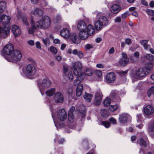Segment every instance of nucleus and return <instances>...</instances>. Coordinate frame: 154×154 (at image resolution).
I'll list each match as a JSON object with an SVG mask.
<instances>
[{
    "label": "nucleus",
    "instance_id": "obj_63",
    "mask_svg": "<svg viewBox=\"0 0 154 154\" xmlns=\"http://www.w3.org/2000/svg\"><path fill=\"white\" fill-rule=\"evenodd\" d=\"M141 3L144 5L145 6H147L148 5V3L145 0H141Z\"/></svg>",
    "mask_w": 154,
    "mask_h": 154
},
{
    "label": "nucleus",
    "instance_id": "obj_31",
    "mask_svg": "<svg viewBox=\"0 0 154 154\" xmlns=\"http://www.w3.org/2000/svg\"><path fill=\"white\" fill-rule=\"evenodd\" d=\"M55 93V90L54 88H52L48 90L45 92L46 94L48 96H53Z\"/></svg>",
    "mask_w": 154,
    "mask_h": 154
},
{
    "label": "nucleus",
    "instance_id": "obj_36",
    "mask_svg": "<svg viewBox=\"0 0 154 154\" xmlns=\"http://www.w3.org/2000/svg\"><path fill=\"white\" fill-rule=\"evenodd\" d=\"M111 103V100L110 98L106 97L103 101L104 105L105 106H107L109 105Z\"/></svg>",
    "mask_w": 154,
    "mask_h": 154
},
{
    "label": "nucleus",
    "instance_id": "obj_40",
    "mask_svg": "<svg viewBox=\"0 0 154 154\" xmlns=\"http://www.w3.org/2000/svg\"><path fill=\"white\" fill-rule=\"evenodd\" d=\"M94 46V45L93 44H87L85 45V48L86 51H89L90 49H93Z\"/></svg>",
    "mask_w": 154,
    "mask_h": 154
},
{
    "label": "nucleus",
    "instance_id": "obj_13",
    "mask_svg": "<svg viewBox=\"0 0 154 154\" xmlns=\"http://www.w3.org/2000/svg\"><path fill=\"white\" fill-rule=\"evenodd\" d=\"M52 116L54 122L55 124V126L57 128H60L61 127H63L65 126H68L69 127L73 129V124H68L67 123H65V124L63 123V122H61V123H56L55 121V119L54 117L53 113H52Z\"/></svg>",
    "mask_w": 154,
    "mask_h": 154
},
{
    "label": "nucleus",
    "instance_id": "obj_39",
    "mask_svg": "<svg viewBox=\"0 0 154 154\" xmlns=\"http://www.w3.org/2000/svg\"><path fill=\"white\" fill-rule=\"evenodd\" d=\"M146 57L148 60L151 62H154V56L150 54H147Z\"/></svg>",
    "mask_w": 154,
    "mask_h": 154
},
{
    "label": "nucleus",
    "instance_id": "obj_3",
    "mask_svg": "<svg viewBox=\"0 0 154 154\" xmlns=\"http://www.w3.org/2000/svg\"><path fill=\"white\" fill-rule=\"evenodd\" d=\"M51 23V20L48 16L44 17L41 20L36 22L35 23L33 21V24L36 29L47 28L50 26Z\"/></svg>",
    "mask_w": 154,
    "mask_h": 154
},
{
    "label": "nucleus",
    "instance_id": "obj_34",
    "mask_svg": "<svg viewBox=\"0 0 154 154\" xmlns=\"http://www.w3.org/2000/svg\"><path fill=\"white\" fill-rule=\"evenodd\" d=\"M141 44L142 45L145 49H147L149 46L147 44L148 41L146 40H142L140 41Z\"/></svg>",
    "mask_w": 154,
    "mask_h": 154
},
{
    "label": "nucleus",
    "instance_id": "obj_11",
    "mask_svg": "<svg viewBox=\"0 0 154 154\" xmlns=\"http://www.w3.org/2000/svg\"><path fill=\"white\" fill-rule=\"evenodd\" d=\"M66 112L64 109H61L58 111L57 113V118L61 122L65 120L67 118Z\"/></svg>",
    "mask_w": 154,
    "mask_h": 154
},
{
    "label": "nucleus",
    "instance_id": "obj_46",
    "mask_svg": "<svg viewBox=\"0 0 154 154\" xmlns=\"http://www.w3.org/2000/svg\"><path fill=\"white\" fill-rule=\"evenodd\" d=\"M85 75L88 76H91L92 75V71L90 69H86L85 72Z\"/></svg>",
    "mask_w": 154,
    "mask_h": 154
},
{
    "label": "nucleus",
    "instance_id": "obj_32",
    "mask_svg": "<svg viewBox=\"0 0 154 154\" xmlns=\"http://www.w3.org/2000/svg\"><path fill=\"white\" fill-rule=\"evenodd\" d=\"M6 4L4 2H0V13H2L5 10L6 8Z\"/></svg>",
    "mask_w": 154,
    "mask_h": 154
},
{
    "label": "nucleus",
    "instance_id": "obj_10",
    "mask_svg": "<svg viewBox=\"0 0 154 154\" xmlns=\"http://www.w3.org/2000/svg\"><path fill=\"white\" fill-rule=\"evenodd\" d=\"M14 50L13 45L11 44L6 45L3 49V53L9 56Z\"/></svg>",
    "mask_w": 154,
    "mask_h": 154
},
{
    "label": "nucleus",
    "instance_id": "obj_45",
    "mask_svg": "<svg viewBox=\"0 0 154 154\" xmlns=\"http://www.w3.org/2000/svg\"><path fill=\"white\" fill-rule=\"evenodd\" d=\"M146 12L149 15L154 16V11L153 10L148 9L146 10Z\"/></svg>",
    "mask_w": 154,
    "mask_h": 154
},
{
    "label": "nucleus",
    "instance_id": "obj_18",
    "mask_svg": "<svg viewBox=\"0 0 154 154\" xmlns=\"http://www.w3.org/2000/svg\"><path fill=\"white\" fill-rule=\"evenodd\" d=\"M102 94L100 92H97L95 95L94 104L96 105H99L101 102L102 100Z\"/></svg>",
    "mask_w": 154,
    "mask_h": 154
},
{
    "label": "nucleus",
    "instance_id": "obj_26",
    "mask_svg": "<svg viewBox=\"0 0 154 154\" xmlns=\"http://www.w3.org/2000/svg\"><path fill=\"white\" fill-rule=\"evenodd\" d=\"M100 114L102 117L104 118L108 117L109 115V111L104 109L101 110Z\"/></svg>",
    "mask_w": 154,
    "mask_h": 154
},
{
    "label": "nucleus",
    "instance_id": "obj_29",
    "mask_svg": "<svg viewBox=\"0 0 154 154\" xmlns=\"http://www.w3.org/2000/svg\"><path fill=\"white\" fill-rule=\"evenodd\" d=\"M33 19H32L31 20V24L32 25V26L30 27L28 30V32L29 34H32L35 31V29H36V28L35 26L33 24Z\"/></svg>",
    "mask_w": 154,
    "mask_h": 154
},
{
    "label": "nucleus",
    "instance_id": "obj_21",
    "mask_svg": "<svg viewBox=\"0 0 154 154\" xmlns=\"http://www.w3.org/2000/svg\"><path fill=\"white\" fill-rule=\"evenodd\" d=\"M31 13L32 14L37 16H42L44 14L42 10L36 8H33L31 11Z\"/></svg>",
    "mask_w": 154,
    "mask_h": 154
},
{
    "label": "nucleus",
    "instance_id": "obj_35",
    "mask_svg": "<svg viewBox=\"0 0 154 154\" xmlns=\"http://www.w3.org/2000/svg\"><path fill=\"white\" fill-rule=\"evenodd\" d=\"M154 94V86H152L148 90L147 94L149 97H150L151 96Z\"/></svg>",
    "mask_w": 154,
    "mask_h": 154
},
{
    "label": "nucleus",
    "instance_id": "obj_17",
    "mask_svg": "<svg viewBox=\"0 0 154 154\" xmlns=\"http://www.w3.org/2000/svg\"><path fill=\"white\" fill-rule=\"evenodd\" d=\"M129 115L126 113H123L119 115V122L121 123L124 124L126 123L130 118Z\"/></svg>",
    "mask_w": 154,
    "mask_h": 154
},
{
    "label": "nucleus",
    "instance_id": "obj_59",
    "mask_svg": "<svg viewBox=\"0 0 154 154\" xmlns=\"http://www.w3.org/2000/svg\"><path fill=\"white\" fill-rule=\"evenodd\" d=\"M53 42L56 44H59L60 43V41L58 38H55L54 39Z\"/></svg>",
    "mask_w": 154,
    "mask_h": 154
},
{
    "label": "nucleus",
    "instance_id": "obj_27",
    "mask_svg": "<svg viewBox=\"0 0 154 154\" xmlns=\"http://www.w3.org/2000/svg\"><path fill=\"white\" fill-rule=\"evenodd\" d=\"M79 109L80 113L82 114V116L83 117L85 116L86 109L85 106L83 105H81L80 106Z\"/></svg>",
    "mask_w": 154,
    "mask_h": 154
},
{
    "label": "nucleus",
    "instance_id": "obj_7",
    "mask_svg": "<svg viewBox=\"0 0 154 154\" xmlns=\"http://www.w3.org/2000/svg\"><path fill=\"white\" fill-rule=\"evenodd\" d=\"M36 69L32 64H29L23 69V73L26 75L32 76L36 73Z\"/></svg>",
    "mask_w": 154,
    "mask_h": 154
},
{
    "label": "nucleus",
    "instance_id": "obj_64",
    "mask_svg": "<svg viewBox=\"0 0 154 154\" xmlns=\"http://www.w3.org/2000/svg\"><path fill=\"white\" fill-rule=\"evenodd\" d=\"M35 45L36 46V47L38 48H41V46L40 43L38 42H36L35 43Z\"/></svg>",
    "mask_w": 154,
    "mask_h": 154
},
{
    "label": "nucleus",
    "instance_id": "obj_24",
    "mask_svg": "<svg viewBox=\"0 0 154 154\" xmlns=\"http://www.w3.org/2000/svg\"><path fill=\"white\" fill-rule=\"evenodd\" d=\"M137 143L142 146L146 147L149 145V142L147 140H144L142 138L140 139L137 140Z\"/></svg>",
    "mask_w": 154,
    "mask_h": 154
},
{
    "label": "nucleus",
    "instance_id": "obj_6",
    "mask_svg": "<svg viewBox=\"0 0 154 154\" xmlns=\"http://www.w3.org/2000/svg\"><path fill=\"white\" fill-rule=\"evenodd\" d=\"M22 57V54L18 50H14L8 58H6L8 61L16 63Z\"/></svg>",
    "mask_w": 154,
    "mask_h": 154
},
{
    "label": "nucleus",
    "instance_id": "obj_25",
    "mask_svg": "<svg viewBox=\"0 0 154 154\" xmlns=\"http://www.w3.org/2000/svg\"><path fill=\"white\" fill-rule=\"evenodd\" d=\"M83 86L81 84H79L77 86L76 89V95L77 97L80 96L81 94Z\"/></svg>",
    "mask_w": 154,
    "mask_h": 154
},
{
    "label": "nucleus",
    "instance_id": "obj_41",
    "mask_svg": "<svg viewBox=\"0 0 154 154\" xmlns=\"http://www.w3.org/2000/svg\"><path fill=\"white\" fill-rule=\"evenodd\" d=\"M102 124L106 128H109L111 126L110 123L108 121H103Z\"/></svg>",
    "mask_w": 154,
    "mask_h": 154
},
{
    "label": "nucleus",
    "instance_id": "obj_12",
    "mask_svg": "<svg viewBox=\"0 0 154 154\" xmlns=\"http://www.w3.org/2000/svg\"><path fill=\"white\" fill-rule=\"evenodd\" d=\"M143 112L146 115H151L154 112V108L151 105H147L144 106Z\"/></svg>",
    "mask_w": 154,
    "mask_h": 154
},
{
    "label": "nucleus",
    "instance_id": "obj_48",
    "mask_svg": "<svg viewBox=\"0 0 154 154\" xmlns=\"http://www.w3.org/2000/svg\"><path fill=\"white\" fill-rule=\"evenodd\" d=\"M109 121L114 125H115L116 124V121L114 118L112 117L109 118Z\"/></svg>",
    "mask_w": 154,
    "mask_h": 154
},
{
    "label": "nucleus",
    "instance_id": "obj_19",
    "mask_svg": "<svg viewBox=\"0 0 154 154\" xmlns=\"http://www.w3.org/2000/svg\"><path fill=\"white\" fill-rule=\"evenodd\" d=\"M54 100L56 103H62L63 100V96L60 93L58 92L55 95Z\"/></svg>",
    "mask_w": 154,
    "mask_h": 154
},
{
    "label": "nucleus",
    "instance_id": "obj_5",
    "mask_svg": "<svg viewBox=\"0 0 154 154\" xmlns=\"http://www.w3.org/2000/svg\"><path fill=\"white\" fill-rule=\"evenodd\" d=\"M38 85L42 95L44 93L45 90L51 87L52 85L51 81L48 79H44L38 82Z\"/></svg>",
    "mask_w": 154,
    "mask_h": 154
},
{
    "label": "nucleus",
    "instance_id": "obj_61",
    "mask_svg": "<svg viewBox=\"0 0 154 154\" xmlns=\"http://www.w3.org/2000/svg\"><path fill=\"white\" fill-rule=\"evenodd\" d=\"M63 71L64 73H66L68 71V69L67 67L65 65H63Z\"/></svg>",
    "mask_w": 154,
    "mask_h": 154
},
{
    "label": "nucleus",
    "instance_id": "obj_58",
    "mask_svg": "<svg viewBox=\"0 0 154 154\" xmlns=\"http://www.w3.org/2000/svg\"><path fill=\"white\" fill-rule=\"evenodd\" d=\"M116 95L115 91H112L110 94V96L111 97L113 98L116 97Z\"/></svg>",
    "mask_w": 154,
    "mask_h": 154
},
{
    "label": "nucleus",
    "instance_id": "obj_38",
    "mask_svg": "<svg viewBox=\"0 0 154 154\" xmlns=\"http://www.w3.org/2000/svg\"><path fill=\"white\" fill-rule=\"evenodd\" d=\"M68 120L70 123H73L74 121V118L73 113H68Z\"/></svg>",
    "mask_w": 154,
    "mask_h": 154
},
{
    "label": "nucleus",
    "instance_id": "obj_57",
    "mask_svg": "<svg viewBox=\"0 0 154 154\" xmlns=\"http://www.w3.org/2000/svg\"><path fill=\"white\" fill-rule=\"evenodd\" d=\"M28 44L30 45L33 46L34 45V41L32 40H29L27 41Z\"/></svg>",
    "mask_w": 154,
    "mask_h": 154
},
{
    "label": "nucleus",
    "instance_id": "obj_15",
    "mask_svg": "<svg viewBox=\"0 0 154 154\" xmlns=\"http://www.w3.org/2000/svg\"><path fill=\"white\" fill-rule=\"evenodd\" d=\"M11 20L10 17L3 14L0 17V23L3 26L9 23Z\"/></svg>",
    "mask_w": 154,
    "mask_h": 154
},
{
    "label": "nucleus",
    "instance_id": "obj_14",
    "mask_svg": "<svg viewBox=\"0 0 154 154\" xmlns=\"http://www.w3.org/2000/svg\"><path fill=\"white\" fill-rule=\"evenodd\" d=\"M70 40L73 43L75 44H79L81 41V39H83L79 35L76 33H73L71 35L70 38Z\"/></svg>",
    "mask_w": 154,
    "mask_h": 154
},
{
    "label": "nucleus",
    "instance_id": "obj_47",
    "mask_svg": "<svg viewBox=\"0 0 154 154\" xmlns=\"http://www.w3.org/2000/svg\"><path fill=\"white\" fill-rule=\"evenodd\" d=\"M82 144L84 146L85 149H88V143L86 140H85L83 141Z\"/></svg>",
    "mask_w": 154,
    "mask_h": 154
},
{
    "label": "nucleus",
    "instance_id": "obj_49",
    "mask_svg": "<svg viewBox=\"0 0 154 154\" xmlns=\"http://www.w3.org/2000/svg\"><path fill=\"white\" fill-rule=\"evenodd\" d=\"M23 21L24 23L26 26L29 25V23L27 20V18L26 17H23Z\"/></svg>",
    "mask_w": 154,
    "mask_h": 154
},
{
    "label": "nucleus",
    "instance_id": "obj_50",
    "mask_svg": "<svg viewBox=\"0 0 154 154\" xmlns=\"http://www.w3.org/2000/svg\"><path fill=\"white\" fill-rule=\"evenodd\" d=\"M128 70H126L125 71H120L119 72V73L120 75L122 76L125 75V74H126L128 72Z\"/></svg>",
    "mask_w": 154,
    "mask_h": 154
},
{
    "label": "nucleus",
    "instance_id": "obj_22",
    "mask_svg": "<svg viewBox=\"0 0 154 154\" xmlns=\"http://www.w3.org/2000/svg\"><path fill=\"white\" fill-rule=\"evenodd\" d=\"M121 10L120 6L118 4L113 5L111 8V12L114 14H118Z\"/></svg>",
    "mask_w": 154,
    "mask_h": 154
},
{
    "label": "nucleus",
    "instance_id": "obj_2",
    "mask_svg": "<svg viewBox=\"0 0 154 154\" xmlns=\"http://www.w3.org/2000/svg\"><path fill=\"white\" fill-rule=\"evenodd\" d=\"M72 67L74 68V74L77 76L74 82V84L76 85L80 83L83 79V75L82 74L81 72L82 65L80 62L77 61L72 63Z\"/></svg>",
    "mask_w": 154,
    "mask_h": 154
},
{
    "label": "nucleus",
    "instance_id": "obj_44",
    "mask_svg": "<svg viewBox=\"0 0 154 154\" xmlns=\"http://www.w3.org/2000/svg\"><path fill=\"white\" fill-rule=\"evenodd\" d=\"M50 51L54 54H56L57 52V50L56 48L54 46H51L50 48Z\"/></svg>",
    "mask_w": 154,
    "mask_h": 154
},
{
    "label": "nucleus",
    "instance_id": "obj_43",
    "mask_svg": "<svg viewBox=\"0 0 154 154\" xmlns=\"http://www.w3.org/2000/svg\"><path fill=\"white\" fill-rule=\"evenodd\" d=\"M42 40L45 45L46 46L49 45L50 44V40L48 38H42Z\"/></svg>",
    "mask_w": 154,
    "mask_h": 154
},
{
    "label": "nucleus",
    "instance_id": "obj_8",
    "mask_svg": "<svg viewBox=\"0 0 154 154\" xmlns=\"http://www.w3.org/2000/svg\"><path fill=\"white\" fill-rule=\"evenodd\" d=\"M148 71L147 69L145 68H140L132 73L131 76L133 78L144 77L149 74Z\"/></svg>",
    "mask_w": 154,
    "mask_h": 154
},
{
    "label": "nucleus",
    "instance_id": "obj_33",
    "mask_svg": "<svg viewBox=\"0 0 154 154\" xmlns=\"http://www.w3.org/2000/svg\"><path fill=\"white\" fill-rule=\"evenodd\" d=\"M139 116V119L137 120V123L136 124V127L139 129H141L143 127V125L142 124L140 120L141 119V115L139 114L137 116Z\"/></svg>",
    "mask_w": 154,
    "mask_h": 154
},
{
    "label": "nucleus",
    "instance_id": "obj_1",
    "mask_svg": "<svg viewBox=\"0 0 154 154\" xmlns=\"http://www.w3.org/2000/svg\"><path fill=\"white\" fill-rule=\"evenodd\" d=\"M77 27L79 31V35L84 40L87 39L89 35H92L95 32V30L92 25L89 24L87 26L83 21L79 22Z\"/></svg>",
    "mask_w": 154,
    "mask_h": 154
},
{
    "label": "nucleus",
    "instance_id": "obj_28",
    "mask_svg": "<svg viewBox=\"0 0 154 154\" xmlns=\"http://www.w3.org/2000/svg\"><path fill=\"white\" fill-rule=\"evenodd\" d=\"M92 97V95L85 93L84 96V98L86 101L89 102L91 101Z\"/></svg>",
    "mask_w": 154,
    "mask_h": 154
},
{
    "label": "nucleus",
    "instance_id": "obj_60",
    "mask_svg": "<svg viewBox=\"0 0 154 154\" xmlns=\"http://www.w3.org/2000/svg\"><path fill=\"white\" fill-rule=\"evenodd\" d=\"M77 55H78V56L80 58L82 57L83 56V53L81 51H79L78 54H77Z\"/></svg>",
    "mask_w": 154,
    "mask_h": 154
},
{
    "label": "nucleus",
    "instance_id": "obj_30",
    "mask_svg": "<svg viewBox=\"0 0 154 154\" xmlns=\"http://www.w3.org/2000/svg\"><path fill=\"white\" fill-rule=\"evenodd\" d=\"M129 62L128 59H121L119 62V65L121 66H126Z\"/></svg>",
    "mask_w": 154,
    "mask_h": 154
},
{
    "label": "nucleus",
    "instance_id": "obj_9",
    "mask_svg": "<svg viewBox=\"0 0 154 154\" xmlns=\"http://www.w3.org/2000/svg\"><path fill=\"white\" fill-rule=\"evenodd\" d=\"M10 28L3 26L0 23V37L2 38L6 37L10 32Z\"/></svg>",
    "mask_w": 154,
    "mask_h": 154
},
{
    "label": "nucleus",
    "instance_id": "obj_53",
    "mask_svg": "<svg viewBox=\"0 0 154 154\" xmlns=\"http://www.w3.org/2000/svg\"><path fill=\"white\" fill-rule=\"evenodd\" d=\"M121 21V18L120 17H116L114 19V21L116 23H119Z\"/></svg>",
    "mask_w": 154,
    "mask_h": 154
},
{
    "label": "nucleus",
    "instance_id": "obj_16",
    "mask_svg": "<svg viewBox=\"0 0 154 154\" xmlns=\"http://www.w3.org/2000/svg\"><path fill=\"white\" fill-rule=\"evenodd\" d=\"M116 75L113 72L107 73L106 76V80L108 83H112L116 79Z\"/></svg>",
    "mask_w": 154,
    "mask_h": 154
},
{
    "label": "nucleus",
    "instance_id": "obj_56",
    "mask_svg": "<svg viewBox=\"0 0 154 154\" xmlns=\"http://www.w3.org/2000/svg\"><path fill=\"white\" fill-rule=\"evenodd\" d=\"M61 19V17L60 15L59 14H57L56 17L54 18V20H56L57 21L60 20Z\"/></svg>",
    "mask_w": 154,
    "mask_h": 154
},
{
    "label": "nucleus",
    "instance_id": "obj_62",
    "mask_svg": "<svg viewBox=\"0 0 154 154\" xmlns=\"http://www.w3.org/2000/svg\"><path fill=\"white\" fill-rule=\"evenodd\" d=\"M75 108L74 106H72L69 109V113H73V112L75 110Z\"/></svg>",
    "mask_w": 154,
    "mask_h": 154
},
{
    "label": "nucleus",
    "instance_id": "obj_54",
    "mask_svg": "<svg viewBox=\"0 0 154 154\" xmlns=\"http://www.w3.org/2000/svg\"><path fill=\"white\" fill-rule=\"evenodd\" d=\"M96 74L99 77L101 76L102 74V72L100 70H97L96 72Z\"/></svg>",
    "mask_w": 154,
    "mask_h": 154
},
{
    "label": "nucleus",
    "instance_id": "obj_52",
    "mask_svg": "<svg viewBox=\"0 0 154 154\" xmlns=\"http://www.w3.org/2000/svg\"><path fill=\"white\" fill-rule=\"evenodd\" d=\"M129 15V14L128 12H126L122 15V18L125 19Z\"/></svg>",
    "mask_w": 154,
    "mask_h": 154
},
{
    "label": "nucleus",
    "instance_id": "obj_55",
    "mask_svg": "<svg viewBox=\"0 0 154 154\" xmlns=\"http://www.w3.org/2000/svg\"><path fill=\"white\" fill-rule=\"evenodd\" d=\"M125 43L128 45H130L131 43V40L129 38H127L125 39Z\"/></svg>",
    "mask_w": 154,
    "mask_h": 154
},
{
    "label": "nucleus",
    "instance_id": "obj_4",
    "mask_svg": "<svg viewBox=\"0 0 154 154\" xmlns=\"http://www.w3.org/2000/svg\"><path fill=\"white\" fill-rule=\"evenodd\" d=\"M98 19L94 24L96 30H98L101 29L103 26H105L109 24V20L107 18L104 16L99 17V15L97 16Z\"/></svg>",
    "mask_w": 154,
    "mask_h": 154
},
{
    "label": "nucleus",
    "instance_id": "obj_51",
    "mask_svg": "<svg viewBox=\"0 0 154 154\" xmlns=\"http://www.w3.org/2000/svg\"><path fill=\"white\" fill-rule=\"evenodd\" d=\"M68 76L69 79L70 80H73V76L71 72H69L68 74Z\"/></svg>",
    "mask_w": 154,
    "mask_h": 154
},
{
    "label": "nucleus",
    "instance_id": "obj_42",
    "mask_svg": "<svg viewBox=\"0 0 154 154\" xmlns=\"http://www.w3.org/2000/svg\"><path fill=\"white\" fill-rule=\"evenodd\" d=\"M153 67V64L152 63H149L147 66L146 67H145L146 68L148 71V72L149 73L151 71V70L152 69Z\"/></svg>",
    "mask_w": 154,
    "mask_h": 154
},
{
    "label": "nucleus",
    "instance_id": "obj_23",
    "mask_svg": "<svg viewBox=\"0 0 154 154\" xmlns=\"http://www.w3.org/2000/svg\"><path fill=\"white\" fill-rule=\"evenodd\" d=\"M12 30L14 35L15 36H18L21 34V31L20 28L17 25L13 26Z\"/></svg>",
    "mask_w": 154,
    "mask_h": 154
},
{
    "label": "nucleus",
    "instance_id": "obj_37",
    "mask_svg": "<svg viewBox=\"0 0 154 154\" xmlns=\"http://www.w3.org/2000/svg\"><path fill=\"white\" fill-rule=\"evenodd\" d=\"M118 107L119 106L117 105H111L109 106V109L110 111L113 112L116 110Z\"/></svg>",
    "mask_w": 154,
    "mask_h": 154
},
{
    "label": "nucleus",
    "instance_id": "obj_20",
    "mask_svg": "<svg viewBox=\"0 0 154 154\" xmlns=\"http://www.w3.org/2000/svg\"><path fill=\"white\" fill-rule=\"evenodd\" d=\"M60 34L63 38H67L69 37L70 32L68 29L64 28L60 31Z\"/></svg>",
    "mask_w": 154,
    "mask_h": 154
}]
</instances>
